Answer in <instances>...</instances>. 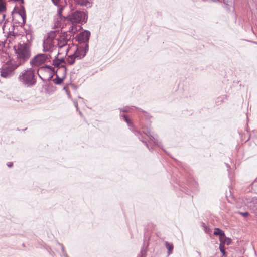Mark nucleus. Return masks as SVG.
I'll list each match as a JSON object with an SVG mask.
<instances>
[{"label":"nucleus","mask_w":257,"mask_h":257,"mask_svg":"<svg viewBox=\"0 0 257 257\" xmlns=\"http://www.w3.org/2000/svg\"><path fill=\"white\" fill-rule=\"evenodd\" d=\"M15 49L16 55L15 62L20 66L30 57V49L29 46L26 43L19 44L15 47Z\"/></svg>","instance_id":"nucleus-1"},{"label":"nucleus","mask_w":257,"mask_h":257,"mask_svg":"<svg viewBox=\"0 0 257 257\" xmlns=\"http://www.w3.org/2000/svg\"><path fill=\"white\" fill-rule=\"evenodd\" d=\"M60 34L59 32L52 31L48 34L47 38L43 43L45 51L52 52L56 48V46L59 45V40Z\"/></svg>","instance_id":"nucleus-2"},{"label":"nucleus","mask_w":257,"mask_h":257,"mask_svg":"<svg viewBox=\"0 0 257 257\" xmlns=\"http://www.w3.org/2000/svg\"><path fill=\"white\" fill-rule=\"evenodd\" d=\"M34 77V71L32 69H29L22 72L19 76V79L20 81L25 84L32 85L35 82Z\"/></svg>","instance_id":"nucleus-3"},{"label":"nucleus","mask_w":257,"mask_h":257,"mask_svg":"<svg viewBox=\"0 0 257 257\" xmlns=\"http://www.w3.org/2000/svg\"><path fill=\"white\" fill-rule=\"evenodd\" d=\"M19 66V65L15 62V60H11L2 68L1 72V76L4 78L10 76Z\"/></svg>","instance_id":"nucleus-4"},{"label":"nucleus","mask_w":257,"mask_h":257,"mask_svg":"<svg viewBox=\"0 0 257 257\" xmlns=\"http://www.w3.org/2000/svg\"><path fill=\"white\" fill-rule=\"evenodd\" d=\"M48 58V56L46 54H38L33 59L32 63L34 65L39 66L44 63Z\"/></svg>","instance_id":"nucleus-5"},{"label":"nucleus","mask_w":257,"mask_h":257,"mask_svg":"<svg viewBox=\"0 0 257 257\" xmlns=\"http://www.w3.org/2000/svg\"><path fill=\"white\" fill-rule=\"evenodd\" d=\"M84 15L83 12L76 11L69 16V20L73 24H78L80 23Z\"/></svg>","instance_id":"nucleus-6"},{"label":"nucleus","mask_w":257,"mask_h":257,"mask_svg":"<svg viewBox=\"0 0 257 257\" xmlns=\"http://www.w3.org/2000/svg\"><path fill=\"white\" fill-rule=\"evenodd\" d=\"M83 56H84L80 55V51L77 50L73 54L70 55L68 57L66 63L69 65H72L75 63L76 60L81 59Z\"/></svg>","instance_id":"nucleus-7"},{"label":"nucleus","mask_w":257,"mask_h":257,"mask_svg":"<svg viewBox=\"0 0 257 257\" xmlns=\"http://www.w3.org/2000/svg\"><path fill=\"white\" fill-rule=\"evenodd\" d=\"M90 33L89 32L85 31L80 33L78 36V39L80 42H83L87 41L89 40Z\"/></svg>","instance_id":"nucleus-8"},{"label":"nucleus","mask_w":257,"mask_h":257,"mask_svg":"<svg viewBox=\"0 0 257 257\" xmlns=\"http://www.w3.org/2000/svg\"><path fill=\"white\" fill-rule=\"evenodd\" d=\"M59 47V50L58 52V54H60L63 53V51L65 54L68 53V46L66 44V42L64 41L63 44L60 45V44L58 45Z\"/></svg>","instance_id":"nucleus-9"},{"label":"nucleus","mask_w":257,"mask_h":257,"mask_svg":"<svg viewBox=\"0 0 257 257\" xmlns=\"http://www.w3.org/2000/svg\"><path fill=\"white\" fill-rule=\"evenodd\" d=\"M219 241L220 242V244H222L224 246H225V244L229 245L232 242V240L230 238L227 237L225 236V234L224 236L219 237Z\"/></svg>","instance_id":"nucleus-10"},{"label":"nucleus","mask_w":257,"mask_h":257,"mask_svg":"<svg viewBox=\"0 0 257 257\" xmlns=\"http://www.w3.org/2000/svg\"><path fill=\"white\" fill-rule=\"evenodd\" d=\"M45 71H48L51 74L54 72V68L50 66H45L44 67H41L38 70V72L40 73H42Z\"/></svg>","instance_id":"nucleus-11"},{"label":"nucleus","mask_w":257,"mask_h":257,"mask_svg":"<svg viewBox=\"0 0 257 257\" xmlns=\"http://www.w3.org/2000/svg\"><path fill=\"white\" fill-rule=\"evenodd\" d=\"M18 15L21 17L22 20V23H25L26 19L25 11L23 10H21L19 11Z\"/></svg>","instance_id":"nucleus-12"},{"label":"nucleus","mask_w":257,"mask_h":257,"mask_svg":"<svg viewBox=\"0 0 257 257\" xmlns=\"http://www.w3.org/2000/svg\"><path fill=\"white\" fill-rule=\"evenodd\" d=\"M213 234L215 235H219V237H223L225 235L224 231L221 230V229H220L218 228H215L214 229V231L213 232Z\"/></svg>","instance_id":"nucleus-13"},{"label":"nucleus","mask_w":257,"mask_h":257,"mask_svg":"<svg viewBox=\"0 0 257 257\" xmlns=\"http://www.w3.org/2000/svg\"><path fill=\"white\" fill-rule=\"evenodd\" d=\"M165 245H166V248H167V249L168 250V254H171L172 252V250L173 249V244H170L167 242H166Z\"/></svg>","instance_id":"nucleus-14"},{"label":"nucleus","mask_w":257,"mask_h":257,"mask_svg":"<svg viewBox=\"0 0 257 257\" xmlns=\"http://www.w3.org/2000/svg\"><path fill=\"white\" fill-rule=\"evenodd\" d=\"M219 250L220 252L222 253V256L224 257H226V252L225 251V246H224L222 244H220Z\"/></svg>","instance_id":"nucleus-15"},{"label":"nucleus","mask_w":257,"mask_h":257,"mask_svg":"<svg viewBox=\"0 0 257 257\" xmlns=\"http://www.w3.org/2000/svg\"><path fill=\"white\" fill-rule=\"evenodd\" d=\"M57 78L56 79V82L55 83L57 84H60L64 80L65 77V74H64V76H63L62 78H60L58 76V75L57 73L56 74Z\"/></svg>","instance_id":"nucleus-16"},{"label":"nucleus","mask_w":257,"mask_h":257,"mask_svg":"<svg viewBox=\"0 0 257 257\" xmlns=\"http://www.w3.org/2000/svg\"><path fill=\"white\" fill-rule=\"evenodd\" d=\"M5 4L3 0H0V12H3L5 10Z\"/></svg>","instance_id":"nucleus-17"},{"label":"nucleus","mask_w":257,"mask_h":257,"mask_svg":"<svg viewBox=\"0 0 257 257\" xmlns=\"http://www.w3.org/2000/svg\"><path fill=\"white\" fill-rule=\"evenodd\" d=\"M63 61H64V60L63 59L57 60L54 61L53 64L54 65L58 66L60 65H61V63L63 62Z\"/></svg>","instance_id":"nucleus-18"},{"label":"nucleus","mask_w":257,"mask_h":257,"mask_svg":"<svg viewBox=\"0 0 257 257\" xmlns=\"http://www.w3.org/2000/svg\"><path fill=\"white\" fill-rule=\"evenodd\" d=\"M123 119L124 120H125V121L128 124H131V120L130 119H129V118L126 116V115H123Z\"/></svg>","instance_id":"nucleus-19"},{"label":"nucleus","mask_w":257,"mask_h":257,"mask_svg":"<svg viewBox=\"0 0 257 257\" xmlns=\"http://www.w3.org/2000/svg\"><path fill=\"white\" fill-rule=\"evenodd\" d=\"M77 2L81 5H86L87 3L86 0H77Z\"/></svg>","instance_id":"nucleus-20"},{"label":"nucleus","mask_w":257,"mask_h":257,"mask_svg":"<svg viewBox=\"0 0 257 257\" xmlns=\"http://www.w3.org/2000/svg\"><path fill=\"white\" fill-rule=\"evenodd\" d=\"M63 8L62 7L59 8L58 10V14L59 16L61 17V14L62 12L63 11Z\"/></svg>","instance_id":"nucleus-21"},{"label":"nucleus","mask_w":257,"mask_h":257,"mask_svg":"<svg viewBox=\"0 0 257 257\" xmlns=\"http://www.w3.org/2000/svg\"><path fill=\"white\" fill-rule=\"evenodd\" d=\"M241 215H242L244 217H246L249 215V214L248 212H243V213H240Z\"/></svg>","instance_id":"nucleus-22"},{"label":"nucleus","mask_w":257,"mask_h":257,"mask_svg":"<svg viewBox=\"0 0 257 257\" xmlns=\"http://www.w3.org/2000/svg\"><path fill=\"white\" fill-rule=\"evenodd\" d=\"M52 1L55 5H57L59 3L60 0H52Z\"/></svg>","instance_id":"nucleus-23"},{"label":"nucleus","mask_w":257,"mask_h":257,"mask_svg":"<svg viewBox=\"0 0 257 257\" xmlns=\"http://www.w3.org/2000/svg\"><path fill=\"white\" fill-rule=\"evenodd\" d=\"M73 27H74V26H72L71 31H72L73 33H75V32H76V31H77V30H76V29L74 30Z\"/></svg>","instance_id":"nucleus-24"},{"label":"nucleus","mask_w":257,"mask_h":257,"mask_svg":"<svg viewBox=\"0 0 257 257\" xmlns=\"http://www.w3.org/2000/svg\"><path fill=\"white\" fill-rule=\"evenodd\" d=\"M13 165V163H9V164H8V166L9 167H12Z\"/></svg>","instance_id":"nucleus-25"},{"label":"nucleus","mask_w":257,"mask_h":257,"mask_svg":"<svg viewBox=\"0 0 257 257\" xmlns=\"http://www.w3.org/2000/svg\"><path fill=\"white\" fill-rule=\"evenodd\" d=\"M55 26L57 27H60L61 25H59V24H57V25H55Z\"/></svg>","instance_id":"nucleus-26"},{"label":"nucleus","mask_w":257,"mask_h":257,"mask_svg":"<svg viewBox=\"0 0 257 257\" xmlns=\"http://www.w3.org/2000/svg\"><path fill=\"white\" fill-rule=\"evenodd\" d=\"M5 17V15L4 14H3V18L4 19Z\"/></svg>","instance_id":"nucleus-27"}]
</instances>
